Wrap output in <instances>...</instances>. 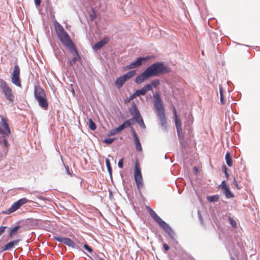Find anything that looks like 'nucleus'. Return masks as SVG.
Returning a JSON list of instances; mask_svg holds the SVG:
<instances>
[{"instance_id": "nucleus-5", "label": "nucleus", "mask_w": 260, "mask_h": 260, "mask_svg": "<svg viewBox=\"0 0 260 260\" xmlns=\"http://www.w3.org/2000/svg\"><path fill=\"white\" fill-rule=\"evenodd\" d=\"M0 88L6 99L11 103H13L15 100V96L13 93V91L7 83L2 79H0Z\"/></svg>"}, {"instance_id": "nucleus-16", "label": "nucleus", "mask_w": 260, "mask_h": 260, "mask_svg": "<svg viewBox=\"0 0 260 260\" xmlns=\"http://www.w3.org/2000/svg\"><path fill=\"white\" fill-rule=\"evenodd\" d=\"M109 41V38H104L100 41L98 42L94 45L93 48L95 50H98L103 47L106 44H107Z\"/></svg>"}, {"instance_id": "nucleus-14", "label": "nucleus", "mask_w": 260, "mask_h": 260, "mask_svg": "<svg viewBox=\"0 0 260 260\" xmlns=\"http://www.w3.org/2000/svg\"><path fill=\"white\" fill-rule=\"evenodd\" d=\"M147 209L150 215L159 225L162 223L164 221L162 220L155 212V211L151 209L149 206L147 207Z\"/></svg>"}, {"instance_id": "nucleus-27", "label": "nucleus", "mask_w": 260, "mask_h": 260, "mask_svg": "<svg viewBox=\"0 0 260 260\" xmlns=\"http://www.w3.org/2000/svg\"><path fill=\"white\" fill-rule=\"evenodd\" d=\"M207 200L210 202H217L219 200L218 195H214L212 196L207 197Z\"/></svg>"}, {"instance_id": "nucleus-1", "label": "nucleus", "mask_w": 260, "mask_h": 260, "mask_svg": "<svg viewBox=\"0 0 260 260\" xmlns=\"http://www.w3.org/2000/svg\"><path fill=\"white\" fill-rule=\"evenodd\" d=\"M54 26L56 34L60 41L65 46L68 47L74 55L73 58L69 61L70 65L73 66L77 61L81 59L78 51L70 36L64 30L63 27L57 22H55Z\"/></svg>"}, {"instance_id": "nucleus-9", "label": "nucleus", "mask_w": 260, "mask_h": 260, "mask_svg": "<svg viewBox=\"0 0 260 260\" xmlns=\"http://www.w3.org/2000/svg\"><path fill=\"white\" fill-rule=\"evenodd\" d=\"M151 58L152 57L151 56L140 57L137 58L136 61L126 66V69H131L140 67L142 64L143 61H146Z\"/></svg>"}, {"instance_id": "nucleus-50", "label": "nucleus", "mask_w": 260, "mask_h": 260, "mask_svg": "<svg viewBox=\"0 0 260 260\" xmlns=\"http://www.w3.org/2000/svg\"><path fill=\"white\" fill-rule=\"evenodd\" d=\"M100 260H104V259H100Z\"/></svg>"}, {"instance_id": "nucleus-37", "label": "nucleus", "mask_w": 260, "mask_h": 260, "mask_svg": "<svg viewBox=\"0 0 260 260\" xmlns=\"http://www.w3.org/2000/svg\"><path fill=\"white\" fill-rule=\"evenodd\" d=\"M113 141H114V139L108 138V139H105L104 140V142H105V143L110 144H111L113 142Z\"/></svg>"}, {"instance_id": "nucleus-45", "label": "nucleus", "mask_w": 260, "mask_h": 260, "mask_svg": "<svg viewBox=\"0 0 260 260\" xmlns=\"http://www.w3.org/2000/svg\"><path fill=\"white\" fill-rule=\"evenodd\" d=\"M223 171H224V173H225V172H227V169H227V168H226V167L225 166H224L223 167Z\"/></svg>"}, {"instance_id": "nucleus-43", "label": "nucleus", "mask_w": 260, "mask_h": 260, "mask_svg": "<svg viewBox=\"0 0 260 260\" xmlns=\"http://www.w3.org/2000/svg\"><path fill=\"white\" fill-rule=\"evenodd\" d=\"M163 247L166 251H168L170 248L169 245L166 243H164Z\"/></svg>"}, {"instance_id": "nucleus-31", "label": "nucleus", "mask_w": 260, "mask_h": 260, "mask_svg": "<svg viewBox=\"0 0 260 260\" xmlns=\"http://www.w3.org/2000/svg\"><path fill=\"white\" fill-rule=\"evenodd\" d=\"M229 220L231 224L234 228H236L237 227V222H236V220L233 218H232L231 217H229Z\"/></svg>"}, {"instance_id": "nucleus-15", "label": "nucleus", "mask_w": 260, "mask_h": 260, "mask_svg": "<svg viewBox=\"0 0 260 260\" xmlns=\"http://www.w3.org/2000/svg\"><path fill=\"white\" fill-rule=\"evenodd\" d=\"M131 131H132V134L133 135L136 148L137 150L140 151L142 150V148L141 147L140 142L138 137V136L133 127H131Z\"/></svg>"}, {"instance_id": "nucleus-28", "label": "nucleus", "mask_w": 260, "mask_h": 260, "mask_svg": "<svg viewBox=\"0 0 260 260\" xmlns=\"http://www.w3.org/2000/svg\"><path fill=\"white\" fill-rule=\"evenodd\" d=\"M20 228V225H17L16 226H15L14 228H13L10 231V237H13V236H14L17 231L18 230V229H19Z\"/></svg>"}, {"instance_id": "nucleus-48", "label": "nucleus", "mask_w": 260, "mask_h": 260, "mask_svg": "<svg viewBox=\"0 0 260 260\" xmlns=\"http://www.w3.org/2000/svg\"><path fill=\"white\" fill-rule=\"evenodd\" d=\"M67 173H68V174H70L69 170L68 168H67Z\"/></svg>"}, {"instance_id": "nucleus-47", "label": "nucleus", "mask_w": 260, "mask_h": 260, "mask_svg": "<svg viewBox=\"0 0 260 260\" xmlns=\"http://www.w3.org/2000/svg\"><path fill=\"white\" fill-rule=\"evenodd\" d=\"M194 169L195 170V171H196L197 172L198 171V168H197L196 167H195L194 168Z\"/></svg>"}, {"instance_id": "nucleus-38", "label": "nucleus", "mask_w": 260, "mask_h": 260, "mask_svg": "<svg viewBox=\"0 0 260 260\" xmlns=\"http://www.w3.org/2000/svg\"><path fill=\"white\" fill-rule=\"evenodd\" d=\"M220 186L221 188L224 190V189L226 188V187H229V186L226 184V182L225 181H223L220 185Z\"/></svg>"}, {"instance_id": "nucleus-24", "label": "nucleus", "mask_w": 260, "mask_h": 260, "mask_svg": "<svg viewBox=\"0 0 260 260\" xmlns=\"http://www.w3.org/2000/svg\"><path fill=\"white\" fill-rule=\"evenodd\" d=\"M160 84L159 80L158 79H155L151 81L150 84H146V85H148L150 89V91L153 89V88L156 87Z\"/></svg>"}, {"instance_id": "nucleus-25", "label": "nucleus", "mask_w": 260, "mask_h": 260, "mask_svg": "<svg viewBox=\"0 0 260 260\" xmlns=\"http://www.w3.org/2000/svg\"><path fill=\"white\" fill-rule=\"evenodd\" d=\"M226 163L227 165L229 167H232L233 165V162H232V157L231 156V154L230 152H227L225 156Z\"/></svg>"}, {"instance_id": "nucleus-17", "label": "nucleus", "mask_w": 260, "mask_h": 260, "mask_svg": "<svg viewBox=\"0 0 260 260\" xmlns=\"http://www.w3.org/2000/svg\"><path fill=\"white\" fill-rule=\"evenodd\" d=\"M20 240H15L10 241L6 244L4 247H3L2 251L9 250L12 249L15 246L18 245Z\"/></svg>"}, {"instance_id": "nucleus-7", "label": "nucleus", "mask_w": 260, "mask_h": 260, "mask_svg": "<svg viewBox=\"0 0 260 260\" xmlns=\"http://www.w3.org/2000/svg\"><path fill=\"white\" fill-rule=\"evenodd\" d=\"M134 178L137 188L141 191V189L143 188L144 183L141 170L137 163L135 165Z\"/></svg>"}, {"instance_id": "nucleus-22", "label": "nucleus", "mask_w": 260, "mask_h": 260, "mask_svg": "<svg viewBox=\"0 0 260 260\" xmlns=\"http://www.w3.org/2000/svg\"><path fill=\"white\" fill-rule=\"evenodd\" d=\"M21 207V206L20 205L18 201L16 202H15L12 206L8 209V213H11L15 212L17 210H18L19 208Z\"/></svg>"}, {"instance_id": "nucleus-35", "label": "nucleus", "mask_w": 260, "mask_h": 260, "mask_svg": "<svg viewBox=\"0 0 260 260\" xmlns=\"http://www.w3.org/2000/svg\"><path fill=\"white\" fill-rule=\"evenodd\" d=\"M118 133H119V132H118V130L116 128H114V129H113L112 130H111L109 134H108V136H113V135H115L116 134H118Z\"/></svg>"}, {"instance_id": "nucleus-36", "label": "nucleus", "mask_w": 260, "mask_h": 260, "mask_svg": "<svg viewBox=\"0 0 260 260\" xmlns=\"http://www.w3.org/2000/svg\"><path fill=\"white\" fill-rule=\"evenodd\" d=\"M234 184L235 186L237 188V189L239 190L242 188V186H240L238 184V181L235 178H234Z\"/></svg>"}, {"instance_id": "nucleus-46", "label": "nucleus", "mask_w": 260, "mask_h": 260, "mask_svg": "<svg viewBox=\"0 0 260 260\" xmlns=\"http://www.w3.org/2000/svg\"><path fill=\"white\" fill-rule=\"evenodd\" d=\"M225 175L227 178L229 177V174L228 173V172H225Z\"/></svg>"}, {"instance_id": "nucleus-23", "label": "nucleus", "mask_w": 260, "mask_h": 260, "mask_svg": "<svg viewBox=\"0 0 260 260\" xmlns=\"http://www.w3.org/2000/svg\"><path fill=\"white\" fill-rule=\"evenodd\" d=\"M21 207V206L20 205L18 201L16 202H15L12 206L8 209V213H11L15 212L17 210H18L19 208Z\"/></svg>"}, {"instance_id": "nucleus-19", "label": "nucleus", "mask_w": 260, "mask_h": 260, "mask_svg": "<svg viewBox=\"0 0 260 260\" xmlns=\"http://www.w3.org/2000/svg\"><path fill=\"white\" fill-rule=\"evenodd\" d=\"M173 114L175 117V125L177 128L180 129V128H182V124L180 119L178 117L177 111L174 107H173Z\"/></svg>"}, {"instance_id": "nucleus-26", "label": "nucleus", "mask_w": 260, "mask_h": 260, "mask_svg": "<svg viewBox=\"0 0 260 260\" xmlns=\"http://www.w3.org/2000/svg\"><path fill=\"white\" fill-rule=\"evenodd\" d=\"M223 193L227 198H232L234 197V194L230 191L229 187L223 190Z\"/></svg>"}, {"instance_id": "nucleus-29", "label": "nucleus", "mask_w": 260, "mask_h": 260, "mask_svg": "<svg viewBox=\"0 0 260 260\" xmlns=\"http://www.w3.org/2000/svg\"><path fill=\"white\" fill-rule=\"evenodd\" d=\"M106 165L108 169V171L110 174H112V167L111 166L110 162L109 159L106 158Z\"/></svg>"}, {"instance_id": "nucleus-40", "label": "nucleus", "mask_w": 260, "mask_h": 260, "mask_svg": "<svg viewBox=\"0 0 260 260\" xmlns=\"http://www.w3.org/2000/svg\"><path fill=\"white\" fill-rule=\"evenodd\" d=\"M123 158H121L119 160L118 163V166L119 168L122 169L123 168Z\"/></svg>"}, {"instance_id": "nucleus-41", "label": "nucleus", "mask_w": 260, "mask_h": 260, "mask_svg": "<svg viewBox=\"0 0 260 260\" xmlns=\"http://www.w3.org/2000/svg\"><path fill=\"white\" fill-rule=\"evenodd\" d=\"M6 228L7 227L5 226H2L0 227V236L5 232Z\"/></svg>"}, {"instance_id": "nucleus-2", "label": "nucleus", "mask_w": 260, "mask_h": 260, "mask_svg": "<svg viewBox=\"0 0 260 260\" xmlns=\"http://www.w3.org/2000/svg\"><path fill=\"white\" fill-rule=\"evenodd\" d=\"M170 72V69L162 62H155L148 67L142 73L138 76L135 81L137 84H141L151 77L169 73Z\"/></svg>"}, {"instance_id": "nucleus-12", "label": "nucleus", "mask_w": 260, "mask_h": 260, "mask_svg": "<svg viewBox=\"0 0 260 260\" xmlns=\"http://www.w3.org/2000/svg\"><path fill=\"white\" fill-rule=\"evenodd\" d=\"M34 94L37 100L46 96L44 90L40 86H35Z\"/></svg>"}, {"instance_id": "nucleus-20", "label": "nucleus", "mask_w": 260, "mask_h": 260, "mask_svg": "<svg viewBox=\"0 0 260 260\" xmlns=\"http://www.w3.org/2000/svg\"><path fill=\"white\" fill-rule=\"evenodd\" d=\"M150 87L148 85H145L142 89L137 90L135 92L137 96L144 95L147 92L150 91Z\"/></svg>"}, {"instance_id": "nucleus-11", "label": "nucleus", "mask_w": 260, "mask_h": 260, "mask_svg": "<svg viewBox=\"0 0 260 260\" xmlns=\"http://www.w3.org/2000/svg\"><path fill=\"white\" fill-rule=\"evenodd\" d=\"M134 118L142 128H146L142 117L141 116L138 108L136 106L135 107V114L134 115Z\"/></svg>"}, {"instance_id": "nucleus-49", "label": "nucleus", "mask_w": 260, "mask_h": 260, "mask_svg": "<svg viewBox=\"0 0 260 260\" xmlns=\"http://www.w3.org/2000/svg\"><path fill=\"white\" fill-rule=\"evenodd\" d=\"M232 260H235L234 258H232Z\"/></svg>"}, {"instance_id": "nucleus-10", "label": "nucleus", "mask_w": 260, "mask_h": 260, "mask_svg": "<svg viewBox=\"0 0 260 260\" xmlns=\"http://www.w3.org/2000/svg\"><path fill=\"white\" fill-rule=\"evenodd\" d=\"M53 238L58 242H63L68 246L75 248V243L70 238H63L60 236H54Z\"/></svg>"}, {"instance_id": "nucleus-21", "label": "nucleus", "mask_w": 260, "mask_h": 260, "mask_svg": "<svg viewBox=\"0 0 260 260\" xmlns=\"http://www.w3.org/2000/svg\"><path fill=\"white\" fill-rule=\"evenodd\" d=\"M132 124L131 122V120H127L124 122H123L122 124L120 125L118 127H116L119 133L123 131L125 128L131 126Z\"/></svg>"}, {"instance_id": "nucleus-42", "label": "nucleus", "mask_w": 260, "mask_h": 260, "mask_svg": "<svg viewBox=\"0 0 260 260\" xmlns=\"http://www.w3.org/2000/svg\"><path fill=\"white\" fill-rule=\"evenodd\" d=\"M136 97H137V94H136V92H135L134 93H133L132 95H131L130 96H129V100H132L133 99H134L135 98H136Z\"/></svg>"}, {"instance_id": "nucleus-8", "label": "nucleus", "mask_w": 260, "mask_h": 260, "mask_svg": "<svg viewBox=\"0 0 260 260\" xmlns=\"http://www.w3.org/2000/svg\"><path fill=\"white\" fill-rule=\"evenodd\" d=\"M136 75V71L134 70L130 71L125 74L118 78L115 82V84L117 88H121L123 84L128 79L132 78Z\"/></svg>"}, {"instance_id": "nucleus-4", "label": "nucleus", "mask_w": 260, "mask_h": 260, "mask_svg": "<svg viewBox=\"0 0 260 260\" xmlns=\"http://www.w3.org/2000/svg\"><path fill=\"white\" fill-rule=\"evenodd\" d=\"M0 123L1 125L4 128V129L0 128V138H2V141L4 143L5 146L8 148L9 146V143L7 138L10 136L11 134V130L7 122V120L4 117H2Z\"/></svg>"}, {"instance_id": "nucleus-6", "label": "nucleus", "mask_w": 260, "mask_h": 260, "mask_svg": "<svg viewBox=\"0 0 260 260\" xmlns=\"http://www.w3.org/2000/svg\"><path fill=\"white\" fill-rule=\"evenodd\" d=\"M11 82L13 84L18 87H21V81L20 78V69L19 66L16 64L14 67L11 76Z\"/></svg>"}, {"instance_id": "nucleus-44", "label": "nucleus", "mask_w": 260, "mask_h": 260, "mask_svg": "<svg viewBox=\"0 0 260 260\" xmlns=\"http://www.w3.org/2000/svg\"><path fill=\"white\" fill-rule=\"evenodd\" d=\"M41 0H35V3L36 6L38 7L40 5Z\"/></svg>"}, {"instance_id": "nucleus-18", "label": "nucleus", "mask_w": 260, "mask_h": 260, "mask_svg": "<svg viewBox=\"0 0 260 260\" xmlns=\"http://www.w3.org/2000/svg\"><path fill=\"white\" fill-rule=\"evenodd\" d=\"M37 101L39 103V105L42 108H43L44 110H47L48 109V103L46 96L44 98L38 99Z\"/></svg>"}, {"instance_id": "nucleus-32", "label": "nucleus", "mask_w": 260, "mask_h": 260, "mask_svg": "<svg viewBox=\"0 0 260 260\" xmlns=\"http://www.w3.org/2000/svg\"><path fill=\"white\" fill-rule=\"evenodd\" d=\"M89 126L91 130H95L96 129V125L94 122L91 118L89 119Z\"/></svg>"}, {"instance_id": "nucleus-39", "label": "nucleus", "mask_w": 260, "mask_h": 260, "mask_svg": "<svg viewBox=\"0 0 260 260\" xmlns=\"http://www.w3.org/2000/svg\"><path fill=\"white\" fill-rule=\"evenodd\" d=\"M84 248L89 252H91L92 251V248L86 244L84 245Z\"/></svg>"}, {"instance_id": "nucleus-33", "label": "nucleus", "mask_w": 260, "mask_h": 260, "mask_svg": "<svg viewBox=\"0 0 260 260\" xmlns=\"http://www.w3.org/2000/svg\"><path fill=\"white\" fill-rule=\"evenodd\" d=\"M21 207L23 205L29 202V200L25 198H22L18 201Z\"/></svg>"}, {"instance_id": "nucleus-3", "label": "nucleus", "mask_w": 260, "mask_h": 260, "mask_svg": "<svg viewBox=\"0 0 260 260\" xmlns=\"http://www.w3.org/2000/svg\"><path fill=\"white\" fill-rule=\"evenodd\" d=\"M154 106L161 126L166 128L167 121L165 115V109L162 105V102L159 98L155 100Z\"/></svg>"}, {"instance_id": "nucleus-34", "label": "nucleus", "mask_w": 260, "mask_h": 260, "mask_svg": "<svg viewBox=\"0 0 260 260\" xmlns=\"http://www.w3.org/2000/svg\"><path fill=\"white\" fill-rule=\"evenodd\" d=\"M177 134H178L179 138L181 140H183V136L182 128H180V129H179L178 128H177Z\"/></svg>"}, {"instance_id": "nucleus-13", "label": "nucleus", "mask_w": 260, "mask_h": 260, "mask_svg": "<svg viewBox=\"0 0 260 260\" xmlns=\"http://www.w3.org/2000/svg\"><path fill=\"white\" fill-rule=\"evenodd\" d=\"M159 225L169 235L171 239H174L175 238V232L167 223L164 221Z\"/></svg>"}, {"instance_id": "nucleus-30", "label": "nucleus", "mask_w": 260, "mask_h": 260, "mask_svg": "<svg viewBox=\"0 0 260 260\" xmlns=\"http://www.w3.org/2000/svg\"><path fill=\"white\" fill-rule=\"evenodd\" d=\"M219 92H220V103L222 105H223V104H224V96H223V90H222V88L221 87H219Z\"/></svg>"}]
</instances>
